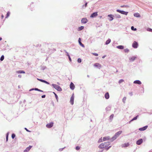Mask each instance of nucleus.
Here are the masks:
<instances>
[{
    "label": "nucleus",
    "mask_w": 152,
    "mask_h": 152,
    "mask_svg": "<svg viewBox=\"0 0 152 152\" xmlns=\"http://www.w3.org/2000/svg\"><path fill=\"white\" fill-rule=\"evenodd\" d=\"M108 145V143L107 142H104V143H102L100 144L99 146V148L100 149H102L106 148V147H107Z\"/></svg>",
    "instance_id": "1"
},
{
    "label": "nucleus",
    "mask_w": 152,
    "mask_h": 152,
    "mask_svg": "<svg viewBox=\"0 0 152 152\" xmlns=\"http://www.w3.org/2000/svg\"><path fill=\"white\" fill-rule=\"evenodd\" d=\"M122 133V131H119L116 133L114 136L112 138V140H113L116 139V138L118 137Z\"/></svg>",
    "instance_id": "2"
},
{
    "label": "nucleus",
    "mask_w": 152,
    "mask_h": 152,
    "mask_svg": "<svg viewBox=\"0 0 152 152\" xmlns=\"http://www.w3.org/2000/svg\"><path fill=\"white\" fill-rule=\"evenodd\" d=\"M52 85L54 88L58 91H62V89L59 86L54 84H52Z\"/></svg>",
    "instance_id": "3"
},
{
    "label": "nucleus",
    "mask_w": 152,
    "mask_h": 152,
    "mask_svg": "<svg viewBox=\"0 0 152 152\" xmlns=\"http://www.w3.org/2000/svg\"><path fill=\"white\" fill-rule=\"evenodd\" d=\"M117 12L121 13V14L127 15L128 14V12H126L124 11L120 10H116Z\"/></svg>",
    "instance_id": "4"
},
{
    "label": "nucleus",
    "mask_w": 152,
    "mask_h": 152,
    "mask_svg": "<svg viewBox=\"0 0 152 152\" xmlns=\"http://www.w3.org/2000/svg\"><path fill=\"white\" fill-rule=\"evenodd\" d=\"M138 46V44L136 41H134L132 44V46L135 48H137Z\"/></svg>",
    "instance_id": "5"
},
{
    "label": "nucleus",
    "mask_w": 152,
    "mask_h": 152,
    "mask_svg": "<svg viewBox=\"0 0 152 152\" xmlns=\"http://www.w3.org/2000/svg\"><path fill=\"white\" fill-rule=\"evenodd\" d=\"M53 122H51L48 123L46 125V126L47 128H50L52 127L53 126Z\"/></svg>",
    "instance_id": "6"
},
{
    "label": "nucleus",
    "mask_w": 152,
    "mask_h": 152,
    "mask_svg": "<svg viewBox=\"0 0 152 152\" xmlns=\"http://www.w3.org/2000/svg\"><path fill=\"white\" fill-rule=\"evenodd\" d=\"M94 66L99 69H100L102 67L101 65L98 63H96L94 64Z\"/></svg>",
    "instance_id": "7"
},
{
    "label": "nucleus",
    "mask_w": 152,
    "mask_h": 152,
    "mask_svg": "<svg viewBox=\"0 0 152 152\" xmlns=\"http://www.w3.org/2000/svg\"><path fill=\"white\" fill-rule=\"evenodd\" d=\"M98 15L97 12H95L92 13L90 16L91 18H93L94 17H96Z\"/></svg>",
    "instance_id": "8"
},
{
    "label": "nucleus",
    "mask_w": 152,
    "mask_h": 152,
    "mask_svg": "<svg viewBox=\"0 0 152 152\" xmlns=\"http://www.w3.org/2000/svg\"><path fill=\"white\" fill-rule=\"evenodd\" d=\"M143 142V140L142 139H139L136 142V144L138 145H140Z\"/></svg>",
    "instance_id": "9"
},
{
    "label": "nucleus",
    "mask_w": 152,
    "mask_h": 152,
    "mask_svg": "<svg viewBox=\"0 0 152 152\" xmlns=\"http://www.w3.org/2000/svg\"><path fill=\"white\" fill-rule=\"evenodd\" d=\"M74 96L73 94L71 96L70 98V102L72 104H73L74 103Z\"/></svg>",
    "instance_id": "10"
},
{
    "label": "nucleus",
    "mask_w": 152,
    "mask_h": 152,
    "mask_svg": "<svg viewBox=\"0 0 152 152\" xmlns=\"http://www.w3.org/2000/svg\"><path fill=\"white\" fill-rule=\"evenodd\" d=\"M88 21L87 19L86 18H83L81 20V22L83 23H85Z\"/></svg>",
    "instance_id": "11"
},
{
    "label": "nucleus",
    "mask_w": 152,
    "mask_h": 152,
    "mask_svg": "<svg viewBox=\"0 0 152 152\" xmlns=\"http://www.w3.org/2000/svg\"><path fill=\"white\" fill-rule=\"evenodd\" d=\"M70 88L72 90H74V88H75V86L74 85V84L72 82H71L70 84Z\"/></svg>",
    "instance_id": "12"
},
{
    "label": "nucleus",
    "mask_w": 152,
    "mask_h": 152,
    "mask_svg": "<svg viewBox=\"0 0 152 152\" xmlns=\"http://www.w3.org/2000/svg\"><path fill=\"white\" fill-rule=\"evenodd\" d=\"M148 126H145L142 128H140L139 129V130H140V131H144V130H146L147 127H148Z\"/></svg>",
    "instance_id": "13"
},
{
    "label": "nucleus",
    "mask_w": 152,
    "mask_h": 152,
    "mask_svg": "<svg viewBox=\"0 0 152 152\" xmlns=\"http://www.w3.org/2000/svg\"><path fill=\"white\" fill-rule=\"evenodd\" d=\"M37 80H39V81H40L41 82H43V83H46V84H49V83L48 82H47V81H45V80H42V79H39V78H38Z\"/></svg>",
    "instance_id": "14"
},
{
    "label": "nucleus",
    "mask_w": 152,
    "mask_h": 152,
    "mask_svg": "<svg viewBox=\"0 0 152 152\" xmlns=\"http://www.w3.org/2000/svg\"><path fill=\"white\" fill-rule=\"evenodd\" d=\"M110 139V137L109 136L104 137L103 138V141H105L107 140H109Z\"/></svg>",
    "instance_id": "15"
},
{
    "label": "nucleus",
    "mask_w": 152,
    "mask_h": 152,
    "mask_svg": "<svg viewBox=\"0 0 152 152\" xmlns=\"http://www.w3.org/2000/svg\"><path fill=\"white\" fill-rule=\"evenodd\" d=\"M32 146H30L29 147H27L26 149L24 151V152H27L30 150L32 148Z\"/></svg>",
    "instance_id": "16"
},
{
    "label": "nucleus",
    "mask_w": 152,
    "mask_h": 152,
    "mask_svg": "<svg viewBox=\"0 0 152 152\" xmlns=\"http://www.w3.org/2000/svg\"><path fill=\"white\" fill-rule=\"evenodd\" d=\"M134 83L135 84H141V82L139 80H136L134 82Z\"/></svg>",
    "instance_id": "17"
},
{
    "label": "nucleus",
    "mask_w": 152,
    "mask_h": 152,
    "mask_svg": "<svg viewBox=\"0 0 152 152\" xmlns=\"http://www.w3.org/2000/svg\"><path fill=\"white\" fill-rule=\"evenodd\" d=\"M104 96L106 99H109V95L108 93H106L105 94Z\"/></svg>",
    "instance_id": "18"
},
{
    "label": "nucleus",
    "mask_w": 152,
    "mask_h": 152,
    "mask_svg": "<svg viewBox=\"0 0 152 152\" xmlns=\"http://www.w3.org/2000/svg\"><path fill=\"white\" fill-rule=\"evenodd\" d=\"M78 42H79V43L80 45L81 46H82V47H84V45L81 42V38H79Z\"/></svg>",
    "instance_id": "19"
},
{
    "label": "nucleus",
    "mask_w": 152,
    "mask_h": 152,
    "mask_svg": "<svg viewBox=\"0 0 152 152\" xmlns=\"http://www.w3.org/2000/svg\"><path fill=\"white\" fill-rule=\"evenodd\" d=\"M108 16L110 17V18L109 19L110 21H112L113 19V16L112 15H108Z\"/></svg>",
    "instance_id": "20"
},
{
    "label": "nucleus",
    "mask_w": 152,
    "mask_h": 152,
    "mask_svg": "<svg viewBox=\"0 0 152 152\" xmlns=\"http://www.w3.org/2000/svg\"><path fill=\"white\" fill-rule=\"evenodd\" d=\"M136 58V57L133 56L130 58L129 60L130 61H132L135 60Z\"/></svg>",
    "instance_id": "21"
},
{
    "label": "nucleus",
    "mask_w": 152,
    "mask_h": 152,
    "mask_svg": "<svg viewBox=\"0 0 152 152\" xmlns=\"http://www.w3.org/2000/svg\"><path fill=\"white\" fill-rule=\"evenodd\" d=\"M116 48L120 49H123L124 48V47L122 45H119L117 46Z\"/></svg>",
    "instance_id": "22"
},
{
    "label": "nucleus",
    "mask_w": 152,
    "mask_h": 152,
    "mask_svg": "<svg viewBox=\"0 0 152 152\" xmlns=\"http://www.w3.org/2000/svg\"><path fill=\"white\" fill-rule=\"evenodd\" d=\"M84 26H81L80 27H78V28L77 29V31H80L83 29L84 28Z\"/></svg>",
    "instance_id": "23"
},
{
    "label": "nucleus",
    "mask_w": 152,
    "mask_h": 152,
    "mask_svg": "<svg viewBox=\"0 0 152 152\" xmlns=\"http://www.w3.org/2000/svg\"><path fill=\"white\" fill-rule=\"evenodd\" d=\"M16 72L18 73H25V72L23 70H19L17 71Z\"/></svg>",
    "instance_id": "24"
},
{
    "label": "nucleus",
    "mask_w": 152,
    "mask_h": 152,
    "mask_svg": "<svg viewBox=\"0 0 152 152\" xmlns=\"http://www.w3.org/2000/svg\"><path fill=\"white\" fill-rule=\"evenodd\" d=\"M134 15L135 17H140V14L138 13H134Z\"/></svg>",
    "instance_id": "25"
},
{
    "label": "nucleus",
    "mask_w": 152,
    "mask_h": 152,
    "mask_svg": "<svg viewBox=\"0 0 152 152\" xmlns=\"http://www.w3.org/2000/svg\"><path fill=\"white\" fill-rule=\"evenodd\" d=\"M129 144L128 143H125L123 145V147H127L129 146Z\"/></svg>",
    "instance_id": "26"
},
{
    "label": "nucleus",
    "mask_w": 152,
    "mask_h": 152,
    "mask_svg": "<svg viewBox=\"0 0 152 152\" xmlns=\"http://www.w3.org/2000/svg\"><path fill=\"white\" fill-rule=\"evenodd\" d=\"M111 42V39H108L106 41V44L107 45L109 44Z\"/></svg>",
    "instance_id": "27"
},
{
    "label": "nucleus",
    "mask_w": 152,
    "mask_h": 152,
    "mask_svg": "<svg viewBox=\"0 0 152 152\" xmlns=\"http://www.w3.org/2000/svg\"><path fill=\"white\" fill-rule=\"evenodd\" d=\"M131 29L132 30L134 31H136L137 30V29L136 28H134V27L133 26L131 27Z\"/></svg>",
    "instance_id": "28"
},
{
    "label": "nucleus",
    "mask_w": 152,
    "mask_h": 152,
    "mask_svg": "<svg viewBox=\"0 0 152 152\" xmlns=\"http://www.w3.org/2000/svg\"><path fill=\"white\" fill-rule=\"evenodd\" d=\"M4 58V56L3 55H2L1 56V58H0V60L1 61H2Z\"/></svg>",
    "instance_id": "29"
},
{
    "label": "nucleus",
    "mask_w": 152,
    "mask_h": 152,
    "mask_svg": "<svg viewBox=\"0 0 152 152\" xmlns=\"http://www.w3.org/2000/svg\"><path fill=\"white\" fill-rule=\"evenodd\" d=\"M138 115L136 116V117L134 118L131 121H133L134 120H135L137 119V117H138Z\"/></svg>",
    "instance_id": "30"
},
{
    "label": "nucleus",
    "mask_w": 152,
    "mask_h": 152,
    "mask_svg": "<svg viewBox=\"0 0 152 152\" xmlns=\"http://www.w3.org/2000/svg\"><path fill=\"white\" fill-rule=\"evenodd\" d=\"M125 53H128L129 51V50L128 49H126L124 50Z\"/></svg>",
    "instance_id": "31"
},
{
    "label": "nucleus",
    "mask_w": 152,
    "mask_h": 152,
    "mask_svg": "<svg viewBox=\"0 0 152 152\" xmlns=\"http://www.w3.org/2000/svg\"><path fill=\"white\" fill-rule=\"evenodd\" d=\"M126 97H124L123 99V101L124 103L125 102V101L126 100Z\"/></svg>",
    "instance_id": "32"
},
{
    "label": "nucleus",
    "mask_w": 152,
    "mask_h": 152,
    "mask_svg": "<svg viewBox=\"0 0 152 152\" xmlns=\"http://www.w3.org/2000/svg\"><path fill=\"white\" fill-rule=\"evenodd\" d=\"M103 141V139H102V137L100 139H99L98 140V142H102Z\"/></svg>",
    "instance_id": "33"
},
{
    "label": "nucleus",
    "mask_w": 152,
    "mask_h": 152,
    "mask_svg": "<svg viewBox=\"0 0 152 152\" xmlns=\"http://www.w3.org/2000/svg\"><path fill=\"white\" fill-rule=\"evenodd\" d=\"M34 90H36V91H40V92H43V91L42 90H39L37 88H35L34 89Z\"/></svg>",
    "instance_id": "34"
},
{
    "label": "nucleus",
    "mask_w": 152,
    "mask_h": 152,
    "mask_svg": "<svg viewBox=\"0 0 152 152\" xmlns=\"http://www.w3.org/2000/svg\"><path fill=\"white\" fill-rule=\"evenodd\" d=\"M10 15V13L9 12H7V16L6 17V18H8Z\"/></svg>",
    "instance_id": "35"
},
{
    "label": "nucleus",
    "mask_w": 152,
    "mask_h": 152,
    "mask_svg": "<svg viewBox=\"0 0 152 152\" xmlns=\"http://www.w3.org/2000/svg\"><path fill=\"white\" fill-rule=\"evenodd\" d=\"M113 116H114V115L113 114H112L110 116V119H112L113 118Z\"/></svg>",
    "instance_id": "36"
},
{
    "label": "nucleus",
    "mask_w": 152,
    "mask_h": 152,
    "mask_svg": "<svg viewBox=\"0 0 152 152\" xmlns=\"http://www.w3.org/2000/svg\"><path fill=\"white\" fill-rule=\"evenodd\" d=\"M124 81V80L123 79L120 80L119 81V83H121Z\"/></svg>",
    "instance_id": "37"
},
{
    "label": "nucleus",
    "mask_w": 152,
    "mask_h": 152,
    "mask_svg": "<svg viewBox=\"0 0 152 152\" xmlns=\"http://www.w3.org/2000/svg\"><path fill=\"white\" fill-rule=\"evenodd\" d=\"M53 93H54V94L55 95V97L56 98V99H57H57L58 98V96H57V94L55 93H54V92H53Z\"/></svg>",
    "instance_id": "38"
},
{
    "label": "nucleus",
    "mask_w": 152,
    "mask_h": 152,
    "mask_svg": "<svg viewBox=\"0 0 152 152\" xmlns=\"http://www.w3.org/2000/svg\"><path fill=\"white\" fill-rule=\"evenodd\" d=\"M15 134H12V139H14L15 137Z\"/></svg>",
    "instance_id": "39"
},
{
    "label": "nucleus",
    "mask_w": 152,
    "mask_h": 152,
    "mask_svg": "<svg viewBox=\"0 0 152 152\" xmlns=\"http://www.w3.org/2000/svg\"><path fill=\"white\" fill-rule=\"evenodd\" d=\"M92 54L94 56H98V54L97 53H92Z\"/></svg>",
    "instance_id": "40"
},
{
    "label": "nucleus",
    "mask_w": 152,
    "mask_h": 152,
    "mask_svg": "<svg viewBox=\"0 0 152 152\" xmlns=\"http://www.w3.org/2000/svg\"><path fill=\"white\" fill-rule=\"evenodd\" d=\"M8 134L7 133V134L6 137V141H8Z\"/></svg>",
    "instance_id": "41"
},
{
    "label": "nucleus",
    "mask_w": 152,
    "mask_h": 152,
    "mask_svg": "<svg viewBox=\"0 0 152 152\" xmlns=\"http://www.w3.org/2000/svg\"><path fill=\"white\" fill-rule=\"evenodd\" d=\"M80 147L78 146H77L76 147V150H79L80 149Z\"/></svg>",
    "instance_id": "42"
},
{
    "label": "nucleus",
    "mask_w": 152,
    "mask_h": 152,
    "mask_svg": "<svg viewBox=\"0 0 152 152\" xmlns=\"http://www.w3.org/2000/svg\"><path fill=\"white\" fill-rule=\"evenodd\" d=\"M77 61L78 63H80L81 62V59L80 58H78L77 60Z\"/></svg>",
    "instance_id": "43"
},
{
    "label": "nucleus",
    "mask_w": 152,
    "mask_h": 152,
    "mask_svg": "<svg viewBox=\"0 0 152 152\" xmlns=\"http://www.w3.org/2000/svg\"><path fill=\"white\" fill-rule=\"evenodd\" d=\"M68 57H69V59L70 60V61H71V59L70 58V56L69 55H68Z\"/></svg>",
    "instance_id": "44"
},
{
    "label": "nucleus",
    "mask_w": 152,
    "mask_h": 152,
    "mask_svg": "<svg viewBox=\"0 0 152 152\" xmlns=\"http://www.w3.org/2000/svg\"><path fill=\"white\" fill-rule=\"evenodd\" d=\"M126 5H123V6H121V7H126Z\"/></svg>",
    "instance_id": "45"
},
{
    "label": "nucleus",
    "mask_w": 152,
    "mask_h": 152,
    "mask_svg": "<svg viewBox=\"0 0 152 152\" xmlns=\"http://www.w3.org/2000/svg\"><path fill=\"white\" fill-rule=\"evenodd\" d=\"M25 129L27 131V132H30V131H29L26 128H25Z\"/></svg>",
    "instance_id": "46"
},
{
    "label": "nucleus",
    "mask_w": 152,
    "mask_h": 152,
    "mask_svg": "<svg viewBox=\"0 0 152 152\" xmlns=\"http://www.w3.org/2000/svg\"><path fill=\"white\" fill-rule=\"evenodd\" d=\"M45 95H42V98H45Z\"/></svg>",
    "instance_id": "47"
},
{
    "label": "nucleus",
    "mask_w": 152,
    "mask_h": 152,
    "mask_svg": "<svg viewBox=\"0 0 152 152\" xmlns=\"http://www.w3.org/2000/svg\"><path fill=\"white\" fill-rule=\"evenodd\" d=\"M87 2L85 4V7H86L87 6Z\"/></svg>",
    "instance_id": "48"
},
{
    "label": "nucleus",
    "mask_w": 152,
    "mask_h": 152,
    "mask_svg": "<svg viewBox=\"0 0 152 152\" xmlns=\"http://www.w3.org/2000/svg\"><path fill=\"white\" fill-rule=\"evenodd\" d=\"M18 77L20 78H21V75H18Z\"/></svg>",
    "instance_id": "49"
},
{
    "label": "nucleus",
    "mask_w": 152,
    "mask_h": 152,
    "mask_svg": "<svg viewBox=\"0 0 152 152\" xmlns=\"http://www.w3.org/2000/svg\"><path fill=\"white\" fill-rule=\"evenodd\" d=\"M34 90V88L31 89L29 90V91H31V90Z\"/></svg>",
    "instance_id": "50"
},
{
    "label": "nucleus",
    "mask_w": 152,
    "mask_h": 152,
    "mask_svg": "<svg viewBox=\"0 0 152 152\" xmlns=\"http://www.w3.org/2000/svg\"><path fill=\"white\" fill-rule=\"evenodd\" d=\"M3 17H4V16H3V15H1V18H3Z\"/></svg>",
    "instance_id": "51"
},
{
    "label": "nucleus",
    "mask_w": 152,
    "mask_h": 152,
    "mask_svg": "<svg viewBox=\"0 0 152 152\" xmlns=\"http://www.w3.org/2000/svg\"><path fill=\"white\" fill-rule=\"evenodd\" d=\"M118 18H121V16L120 15H119L118 16Z\"/></svg>",
    "instance_id": "52"
},
{
    "label": "nucleus",
    "mask_w": 152,
    "mask_h": 152,
    "mask_svg": "<svg viewBox=\"0 0 152 152\" xmlns=\"http://www.w3.org/2000/svg\"><path fill=\"white\" fill-rule=\"evenodd\" d=\"M2 39L0 37V41L1 40H2Z\"/></svg>",
    "instance_id": "53"
},
{
    "label": "nucleus",
    "mask_w": 152,
    "mask_h": 152,
    "mask_svg": "<svg viewBox=\"0 0 152 152\" xmlns=\"http://www.w3.org/2000/svg\"><path fill=\"white\" fill-rule=\"evenodd\" d=\"M150 31H152V29H150Z\"/></svg>",
    "instance_id": "54"
},
{
    "label": "nucleus",
    "mask_w": 152,
    "mask_h": 152,
    "mask_svg": "<svg viewBox=\"0 0 152 152\" xmlns=\"http://www.w3.org/2000/svg\"><path fill=\"white\" fill-rule=\"evenodd\" d=\"M67 53V56H68V55H69V54H68V53Z\"/></svg>",
    "instance_id": "55"
},
{
    "label": "nucleus",
    "mask_w": 152,
    "mask_h": 152,
    "mask_svg": "<svg viewBox=\"0 0 152 152\" xmlns=\"http://www.w3.org/2000/svg\"><path fill=\"white\" fill-rule=\"evenodd\" d=\"M108 148H107V150H108Z\"/></svg>",
    "instance_id": "56"
},
{
    "label": "nucleus",
    "mask_w": 152,
    "mask_h": 152,
    "mask_svg": "<svg viewBox=\"0 0 152 152\" xmlns=\"http://www.w3.org/2000/svg\"><path fill=\"white\" fill-rule=\"evenodd\" d=\"M102 58H104V57H102Z\"/></svg>",
    "instance_id": "57"
}]
</instances>
